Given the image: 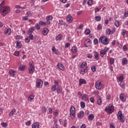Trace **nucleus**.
Wrapping results in <instances>:
<instances>
[{
    "mask_svg": "<svg viewBox=\"0 0 128 128\" xmlns=\"http://www.w3.org/2000/svg\"><path fill=\"white\" fill-rule=\"evenodd\" d=\"M29 35V38H30V40H32L34 38V35H32V34H28Z\"/></svg>",
    "mask_w": 128,
    "mask_h": 128,
    "instance_id": "09e8293b",
    "label": "nucleus"
},
{
    "mask_svg": "<svg viewBox=\"0 0 128 128\" xmlns=\"http://www.w3.org/2000/svg\"><path fill=\"white\" fill-rule=\"evenodd\" d=\"M20 54V52L18 51H16L14 53V56H18Z\"/></svg>",
    "mask_w": 128,
    "mask_h": 128,
    "instance_id": "4d7b16f0",
    "label": "nucleus"
},
{
    "mask_svg": "<svg viewBox=\"0 0 128 128\" xmlns=\"http://www.w3.org/2000/svg\"><path fill=\"white\" fill-rule=\"evenodd\" d=\"M114 24H115L117 28H118V26H120V22H118V21L116 20L114 22Z\"/></svg>",
    "mask_w": 128,
    "mask_h": 128,
    "instance_id": "49530a36",
    "label": "nucleus"
},
{
    "mask_svg": "<svg viewBox=\"0 0 128 128\" xmlns=\"http://www.w3.org/2000/svg\"><path fill=\"white\" fill-rule=\"evenodd\" d=\"M42 110L43 114L44 112H46V108L45 107L42 108Z\"/></svg>",
    "mask_w": 128,
    "mask_h": 128,
    "instance_id": "3c124183",
    "label": "nucleus"
},
{
    "mask_svg": "<svg viewBox=\"0 0 128 128\" xmlns=\"http://www.w3.org/2000/svg\"><path fill=\"white\" fill-rule=\"evenodd\" d=\"M42 80L38 79L36 82V88H40L42 86Z\"/></svg>",
    "mask_w": 128,
    "mask_h": 128,
    "instance_id": "6e6552de",
    "label": "nucleus"
},
{
    "mask_svg": "<svg viewBox=\"0 0 128 128\" xmlns=\"http://www.w3.org/2000/svg\"><path fill=\"white\" fill-rule=\"evenodd\" d=\"M95 20H96V22H100V20H102V18L100 16H96L94 18Z\"/></svg>",
    "mask_w": 128,
    "mask_h": 128,
    "instance_id": "473e14b6",
    "label": "nucleus"
},
{
    "mask_svg": "<svg viewBox=\"0 0 128 128\" xmlns=\"http://www.w3.org/2000/svg\"><path fill=\"white\" fill-rule=\"evenodd\" d=\"M72 15L70 14H68V16H67V18H66V20L68 22H72Z\"/></svg>",
    "mask_w": 128,
    "mask_h": 128,
    "instance_id": "2eb2a0df",
    "label": "nucleus"
},
{
    "mask_svg": "<svg viewBox=\"0 0 128 128\" xmlns=\"http://www.w3.org/2000/svg\"><path fill=\"white\" fill-rule=\"evenodd\" d=\"M48 114H52V108H48Z\"/></svg>",
    "mask_w": 128,
    "mask_h": 128,
    "instance_id": "e2e57ef3",
    "label": "nucleus"
},
{
    "mask_svg": "<svg viewBox=\"0 0 128 128\" xmlns=\"http://www.w3.org/2000/svg\"><path fill=\"white\" fill-rule=\"evenodd\" d=\"M94 118V114H90L88 116V120H92Z\"/></svg>",
    "mask_w": 128,
    "mask_h": 128,
    "instance_id": "b1692460",
    "label": "nucleus"
},
{
    "mask_svg": "<svg viewBox=\"0 0 128 128\" xmlns=\"http://www.w3.org/2000/svg\"><path fill=\"white\" fill-rule=\"evenodd\" d=\"M56 92L57 94H60V87H58V88H56Z\"/></svg>",
    "mask_w": 128,
    "mask_h": 128,
    "instance_id": "338daca9",
    "label": "nucleus"
},
{
    "mask_svg": "<svg viewBox=\"0 0 128 128\" xmlns=\"http://www.w3.org/2000/svg\"><path fill=\"white\" fill-rule=\"evenodd\" d=\"M16 112V109H12V111L9 114V116H14V114Z\"/></svg>",
    "mask_w": 128,
    "mask_h": 128,
    "instance_id": "c756f323",
    "label": "nucleus"
},
{
    "mask_svg": "<svg viewBox=\"0 0 128 128\" xmlns=\"http://www.w3.org/2000/svg\"><path fill=\"white\" fill-rule=\"evenodd\" d=\"M114 110V108L110 104L108 106V108H105V111L109 114H112Z\"/></svg>",
    "mask_w": 128,
    "mask_h": 128,
    "instance_id": "423d86ee",
    "label": "nucleus"
},
{
    "mask_svg": "<svg viewBox=\"0 0 128 128\" xmlns=\"http://www.w3.org/2000/svg\"><path fill=\"white\" fill-rule=\"evenodd\" d=\"M40 26H46V23L44 22L40 21L39 22Z\"/></svg>",
    "mask_w": 128,
    "mask_h": 128,
    "instance_id": "c85d7f7f",
    "label": "nucleus"
},
{
    "mask_svg": "<svg viewBox=\"0 0 128 128\" xmlns=\"http://www.w3.org/2000/svg\"><path fill=\"white\" fill-rule=\"evenodd\" d=\"M70 116L72 120H74V116H76V108L74 106H72L70 108Z\"/></svg>",
    "mask_w": 128,
    "mask_h": 128,
    "instance_id": "20e7f679",
    "label": "nucleus"
},
{
    "mask_svg": "<svg viewBox=\"0 0 128 128\" xmlns=\"http://www.w3.org/2000/svg\"><path fill=\"white\" fill-rule=\"evenodd\" d=\"M55 84L52 86V88H51V90L52 92H56V86H58V80L54 81Z\"/></svg>",
    "mask_w": 128,
    "mask_h": 128,
    "instance_id": "9d476101",
    "label": "nucleus"
},
{
    "mask_svg": "<svg viewBox=\"0 0 128 128\" xmlns=\"http://www.w3.org/2000/svg\"><path fill=\"white\" fill-rule=\"evenodd\" d=\"M80 104L82 108H84L86 106V104H84V102H80Z\"/></svg>",
    "mask_w": 128,
    "mask_h": 128,
    "instance_id": "f704fd0d",
    "label": "nucleus"
},
{
    "mask_svg": "<svg viewBox=\"0 0 128 128\" xmlns=\"http://www.w3.org/2000/svg\"><path fill=\"white\" fill-rule=\"evenodd\" d=\"M9 74L10 76H16V71L14 70H9Z\"/></svg>",
    "mask_w": 128,
    "mask_h": 128,
    "instance_id": "4be33fe9",
    "label": "nucleus"
},
{
    "mask_svg": "<svg viewBox=\"0 0 128 128\" xmlns=\"http://www.w3.org/2000/svg\"><path fill=\"white\" fill-rule=\"evenodd\" d=\"M87 58H90V60H91V58H92V54H89L87 55Z\"/></svg>",
    "mask_w": 128,
    "mask_h": 128,
    "instance_id": "0e129e2a",
    "label": "nucleus"
},
{
    "mask_svg": "<svg viewBox=\"0 0 128 128\" xmlns=\"http://www.w3.org/2000/svg\"><path fill=\"white\" fill-rule=\"evenodd\" d=\"M16 46L18 47V48H22V43L20 42V40H18L17 42H16Z\"/></svg>",
    "mask_w": 128,
    "mask_h": 128,
    "instance_id": "bb28decb",
    "label": "nucleus"
},
{
    "mask_svg": "<svg viewBox=\"0 0 128 128\" xmlns=\"http://www.w3.org/2000/svg\"><path fill=\"white\" fill-rule=\"evenodd\" d=\"M84 72H86V70H84V68H82V70L80 71V74H84Z\"/></svg>",
    "mask_w": 128,
    "mask_h": 128,
    "instance_id": "c03bdc74",
    "label": "nucleus"
},
{
    "mask_svg": "<svg viewBox=\"0 0 128 128\" xmlns=\"http://www.w3.org/2000/svg\"><path fill=\"white\" fill-rule=\"evenodd\" d=\"M99 99L98 100L97 104H98V106H100V104H102V98L100 97V96H98Z\"/></svg>",
    "mask_w": 128,
    "mask_h": 128,
    "instance_id": "7c9ffc66",
    "label": "nucleus"
},
{
    "mask_svg": "<svg viewBox=\"0 0 128 128\" xmlns=\"http://www.w3.org/2000/svg\"><path fill=\"white\" fill-rule=\"evenodd\" d=\"M128 32V31L126 30H124L122 32V35L123 36H126V32Z\"/></svg>",
    "mask_w": 128,
    "mask_h": 128,
    "instance_id": "6e6d98bb",
    "label": "nucleus"
},
{
    "mask_svg": "<svg viewBox=\"0 0 128 128\" xmlns=\"http://www.w3.org/2000/svg\"><path fill=\"white\" fill-rule=\"evenodd\" d=\"M35 30L36 28H34V27L30 28L28 32V34H32Z\"/></svg>",
    "mask_w": 128,
    "mask_h": 128,
    "instance_id": "4468645a",
    "label": "nucleus"
},
{
    "mask_svg": "<svg viewBox=\"0 0 128 128\" xmlns=\"http://www.w3.org/2000/svg\"><path fill=\"white\" fill-rule=\"evenodd\" d=\"M114 58H110V64H114Z\"/></svg>",
    "mask_w": 128,
    "mask_h": 128,
    "instance_id": "a18cd8bd",
    "label": "nucleus"
},
{
    "mask_svg": "<svg viewBox=\"0 0 128 128\" xmlns=\"http://www.w3.org/2000/svg\"><path fill=\"white\" fill-rule=\"evenodd\" d=\"M94 56L95 60H100V57L98 56V52H96Z\"/></svg>",
    "mask_w": 128,
    "mask_h": 128,
    "instance_id": "cd10ccee",
    "label": "nucleus"
},
{
    "mask_svg": "<svg viewBox=\"0 0 128 128\" xmlns=\"http://www.w3.org/2000/svg\"><path fill=\"white\" fill-rule=\"evenodd\" d=\"M120 99L122 102H126V98L122 94H120Z\"/></svg>",
    "mask_w": 128,
    "mask_h": 128,
    "instance_id": "ddd939ff",
    "label": "nucleus"
},
{
    "mask_svg": "<svg viewBox=\"0 0 128 128\" xmlns=\"http://www.w3.org/2000/svg\"><path fill=\"white\" fill-rule=\"evenodd\" d=\"M88 6H92V0H88Z\"/></svg>",
    "mask_w": 128,
    "mask_h": 128,
    "instance_id": "864d4df0",
    "label": "nucleus"
},
{
    "mask_svg": "<svg viewBox=\"0 0 128 128\" xmlns=\"http://www.w3.org/2000/svg\"><path fill=\"white\" fill-rule=\"evenodd\" d=\"M52 52H55L56 54H58V50L56 49V47L54 46L52 48Z\"/></svg>",
    "mask_w": 128,
    "mask_h": 128,
    "instance_id": "393cba45",
    "label": "nucleus"
},
{
    "mask_svg": "<svg viewBox=\"0 0 128 128\" xmlns=\"http://www.w3.org/2000/svg\"><path fill=\"white\" fill-rule=\"evenodd\" d=\"M1 126H3V128H6L8 126V124L6 122H2L1 123Z\"/></svg>",
    "mask_w": 128,
    "mask_h": 128,
    "instance_id": "79ce46f5",
    "label": "nucleus"
},
{
    "mask_svg": "<svg viewBox=\"0 0 128 128\" xmlns=\"http://www.w3.org/2000/svg\"><path fill=\"white\" fill-rule=\"evenodd\" d=\"M30 38L29 36L28 37H26V38H25V42H30Z\"/></svg>",
    "mask_w": 128,
    "mask_h": 128,
    "instance_id": "8fccbe9b",
    "label": "nucleus"
},
{
    "mask_svg": "<svg viewBox=\"0 0 128 128\" xmlns=\"http://www.w3.org/2000/svg\"><path fill=\"white\" fill-rule=\"evenodd\" d=\"M86 66H87L86 62H83L80 65V68H86Z\"/></svg>",
    "mask_w": 128,
    "mask_h": 128,
    "instance_id": "2f4dec72",
    "label": "nucleus"
},
{
    "mask_svg": "<svg viewBox=\"0 0 128 128\" xmlns=\"http://www.w3.org/2000/svg\"><path fill=\"white\" fill-rule=\"evenodd\" d=\"M70 43L65 44V48L70 47Z\"/></svg>",
    "mask_w": 128,
    "mask_h": 128,
    "instance_id": "69168bd1",
    "label": "nucleus"
},
{
    "mask_svg": "<svg viewBox=\"0 0 128 128\" xmlns=\"http://www.w3.org/2000/svg\"><path fill=\"white\" fill-rule=\"evenodd\" d=\"M90 42H92L90 39H88V38L84 42L85 46L86 48H88V46H90Z\"/></svg>",
    "mask_w": 128,
    "mask_h": 128,
    "instance_id": "9b49d317",
    "label": "nucleus"
},
{
    "mask_svg": "<svg viewBox=\"0 0 128 128\" xmlns=\"http://www.w3.org/2000/svg\"><path fill=\"white\" fill-rule=\"evenodd\" d=\"M26 14L28 16H32V14L30 11L27 12Z\"/></svg>",
    "mask_w": 128,
    "mask_h": 128,
    "instance_id": "5fc2aeb1",
    "label": "nucleus"
},
{
    "mask_svg": "<svg viewBox=\"0 0 128 128\" xmlns=\"http://www.w3.org/2000/svg\"><path fill=\"white\" fill-rule=\"evenodd\" d=\"M91 70H92V72H96V66H92L91 67Z\"/></svg>",
    "mask_w": 128,
    "mask_h": 128,
    "instance_id": "bf43d9fd",
    "label": "nucleus"
},
{
    "mask_svg": "<svg viewBox=\"0 0 128 128\" xmlns=\"http://www.w3.org/2000/svg\"><path fill=\"white\" fill-rule=\"evenodd\" d=\"M110 128H116L114 125V123L110 124Z\"/></svg>",
    "mask_w": 128,
    "mask_h": 128,
    "instance_id": "774afa93",
    "label": "nucleus"
},
{
    "mask_svg": "<svg viewBox=\"0 0 128 128\" xmlns=\"http://www.w3.org/2000/svg\"><path fill=\"white\" fill-rule=\"evenodd\" d=\"M119 81L120 82H122V80H124V76H120L118 78Z\"/></svg>",
    "mask_w": 128,
    "mask_h": 128,
    "instance_id": "13d9d810",
    "label": "nucleus"
},
{
    "mask_svg": "<svg viewBox=\"0 0 128 128\" xmlns=\"http://www.w3.org/2000/svg\"><path fill=\"white\" fill-rule=\"evenodd\" d=\"M59 24L62 26H64V24H66V23L64 22V20H59Z\"/></svg>",
    "mask_w": 128,
    "mask_h": 128,
    "instance_id": "a19ab883",
    "label": "nucleus"
},
{
    "mask_svg": "<svg viewBox=\"0 0 128 128\" xmlns=\"http://www.w3.org/2000/svg\"><path fill=\"white\" fill-rule=\"evenodd\" d=\"M99 42H100L103 44H104V46L108 44V42H110L108 38H106L104 36H101L99 38Z\"/></svg>",
    "mask_w": 128,
    "mask_h": 128,
    "instance_id": "f03ea898",
    "label": "nucleus"
},
{
    "mask_svg": "<svg viewBox=\"0 0 128 128\" xmlns=\"http://www.w3.org/2000/svg\"><path fill=\"white\" fill-rule=\"evenodd\" d=\"M30 68H28V72L32 74L34 72V66L32 65V62H29Z\"/></svg>",
    "mask_w": 128,
    "mask_h": 128,
    "instance_id": "0eeeda50",
    "label": "nucleus"
},
{
    "mask_svg": "<svg viewBox=\"0 0 128 128\" xmlns=\"http://www.w3.org/2000/svg\"><path fill=\"white\" fill-rule=\"evenodd\" d=\"M16 40H22V36H20L17 35L16 36Z\"/></svg>",
    "mask_w": 128,
    "mask_h": 128,
    "instance_id": "37998d69",
    "label": "nucleus"
},
{
    "mask_svg": "<svg viewBox=\"0 0 128 128\" xmlns=\"http://www.w3.org/2000/svg\"><path fill=\"white\" fill-rule=\"evenodd\" d=\"M117 116L118 120H120L121 122H124V115H122V111H119L117 114Z\"/></svg>",
    "mask_w": 128,
    "mask_h": 128,
    "instance_id": "39448f33",
    "label": "nucleus"
},
{
    "mask_svg": "<svg viewBox=\"0 0 128 128\" xmlns=\"http://www.w3.org/2000/svg\"><path fill=\"white\" fill-rule=\"evenodd\" d=\"M56 40H61L62 38V34H59L57 36L56 38Z\"/></svg>",
    "mask_w": 128,
    "mask_h": 128,
    "instance_id": "a878e982",
    "label": "nucleus"
},
{
    "mask_svg": "<svg viewBox=\"0 0 128 128\" xmlns=\"http://www.w3.org/2000/svg\"><path fill=\"white\" fill-rule=\"evenodd\" d=\"M46 20H52V16H49L48 17H46Z\"/></svg>",
    "mask_w": 128,
    "mask_h": 128,
    "instance_id": "052dcab7",
    "label": "nucleus"
},
{
    "mask_svg": "<svg viewBox=\"0 0 128 128\" xmlns=\"http://www.w3.org/2000/svg\"><path fill=\"white\" fill-rule=\"evenodd\" d=\"M102 86L103 85L102 84L100 80H98L96 82L95 84V88L96 90H102V88H104Z\"/></svg>",
    "mask_w": 128,
    "mask_h": 128,
    "instance_id": "7ed1b4c3",
    "label": "nucleus"
},
{
    "mask_svg": "<svg viewBox=\"0 0 128 128\" xmlns=\"http://www.w3.org/2000/svg\"><path fill=\"white\" fill-rule=\"evenodd\" d=\"M32 128H40V123L38 122H34L32 126Z\"/></svg>",
    "mask_w": 128,
    "mask_h": 128,
    "instance_id": "f3484780",
    "label": "nucleus"
},
{
    "mask_svg": "<svg viewBox=\"0 0 128 128\" xmlns=\"http://www.w3.org/2000/svg\"><path fill=\"white\" fill-rule=\"evenodd\" d=\"M16 8H22V10H24V8H24V7H22L20 6L19 5H16L15 6Z\"/></svg>",
    "mask_w": 128,
    "mask_h": 128,
    "instance_id": "603ef678",
    "label": "nucleus"
},
{
    "mask_svg": "<svg viewBox=\"0 0 128 128\" xmlns=\"http://www.w3.org/2000/svg\"><path fill=\"white\" fill-rule=\"evenodd\" d=\"M57 66H58V68H60V70H64V66L62 65V64L58 63L57 64Z\"/></svg>",
    "mask_w": 128,
    "mask_h": 128,
    "instance_id": "a211bd4d",
    "label": "nucleus"
},
{
    "mask_svg": "<svg viewBox=\"0 0 128 128\" xmlns=\"http://www.w3.org/2000/svg\"><path fill=\"white\" fill-rule=\"evenodd\" d=\"M84 111H80V114H77V116L78 118H84Z\"/></svg>",
    "mask_w": 128,
    "mask_h": 128,
    "instance_id": "dca6fc26",
    "label": "nucleus"
},
{
    "mask_svg": "<svg viewBox=\"0 0 128 128\" xmlns=\"http://www.w3.org/2000/svg\"><path fill=\"white\" fill-rule=\"evenodd\" d=\"M72 52H78V49L76 46H73L72 48Z\"/></svg>",
    "mask_w": 128,
    "mask_h": 128,
    "instance_id": "e433bc0d",
    "label": "nucleus"
},
{
    "mask_svg": "<svg viewBox=\"0 0 128 128\" xmlns=\"http://www.w3.org/2000/svg\"><path fill=\"white\" fill-rule=\"evenodd\" d=\"M82 84H86V81L84 79L80 78L79 80V86H82Z\"/></svg>",
    "mask_w": 128,
    "mask_h": 128,
    "instance_id": "f8f14e48",
    "label": "nucleus"
},
{
    "mask_svg": "<svg viewBox=\"0 0 128 128\" xmlns=\"http://www.w3.org/2000/svg\"><path fill=\"white\" fill-rule=\"evenodd\" d=\"M35 28H37L38 30H40V24H36L35 25Z\"/></svg>",
    "mask_w": 128,
    "mask_h": 128,
    "instance_id": "ea45409f",
    "label": "nucleus"
},
{
    "mask_svg": "<svg viewBox=\"0 0 128 128\" xmlns=\"http://www.w3.org/2000/svg\"><path fill=\"white\" fill-rule=\"evenodd\" d=\"M108 48H106L103 50H101L100 52V56L102 58L104 57L106 53L108 52Z\"/></svg>",
    "mask_w": 128,
    "mask_h": 128,
    "instance_id": "1a4fd4ad",
    "label": "nucleus"
},
{
    "mask_svg": "<svg viewBox=\"0 0 128 128\" xmlns=\"http://www.w3.org/2000/svg\"><path fill=\"white\" fill-rule=\"evenodd\" d=\"M122 64L124 66V64H128V60L126 58H123L122 60Z\"/></svg>",
    "mask_w": 128,
    "mask_h": 128,
    "instance_id": "5701e85b",
    "label": "nucleus"
},
{
    "mask_svg": "<svg viewBox=\"0 0 128 128\" xmlns=\"http://www.w3.org/2000/svg\"><path fill=\"white\" fill-rule=\"evenodd\" d=\"M94 44H98V38H95L94 40Z\"/></svg>",
    "mask_w": 128,
    "mask_h": 128,
    "instance_id": "de8ad7c7",
    "label": "nucleus"
},
{
    "mask_svg": "<svg viewBox=\"0 0 128 128\" xmlns=\"http://www.w3.org/2000/svg\"><path fill=\"white\" fill-rule=\"evenodd\" d=\"M82 99L84 100L85 102H86V100H88V94H84L82 96Z\"/></svg>",
    "mask_w": 128,
    "mask_h": 128,
    "instance_id": "aec40b11",
    "label": "nucleus"
},
{
    "mask_svg": "<svg viewBox=\"0 0 128 128\" xmlns=\"http://www.w3.org/2000/svg\"><path fill=\"white\" fill-rule=\"evenodd\" d=\"M106 34H112L110 29L107 28L106 30Z\"/></svg>",
    "mask_w": 128,
    "mask_h": 128,
    "instance_id": "58836bf2",
    "label": "nucleus"
},
{
    "mask_svg": "<svg viewBox=\"0 0 128 128\" xmlns=\"http://www.w3.org/2000/svg\"><path fill=\"white\" fill-rule=\"evenodd\" d=\"M10 32H12V29L10 28H7L5 31V34L6 36H10Z\"/></svg>",
    "mask_w": 128,
    "mask_h": 128,
    "instance_id": "412c9836",
    "label": "nucleus"
},
{
    "mask_svg": "<svg viewBox=\"0 0 128 128\" xmlns=\"http://www.w3.org/2000/svg\"><path fill=\"white\" fill-rule=\"evenodd\" d=\"M20 70L24 71V65L20 66L18 67Z\"/></svg>",
    "mask_w": 128,
    "mask_h": 128,
    "instance_id": "c9c22d12",
    "label": "nucleus"
},
{
    "mask_svg": "<svg viewBox=\"0 0 128 128\" xmlns=\"http://www.w3.org/2000/svg\"><path fill=\"white\" fill-rule=\"evenodd\" d=\"M48 34V28H44L43 30L42 34L44 36H46Z\"/></svg>",
    "mask_w": 128,
    "mask_h": 128,
    "instance_id": "6ab92c4d",
    "label": "nucleus"
},
{
    "mask_svg": "<svg viewBox=\"0 0 128 128\" xmlns=\"http://www.w3.org/2000/svg\"><path fill=\"white\" fill-rule=\"evenodd\" d=\"M85 34L88 36V34H90V29H86L84 31Z\"/></svg>",
    "mask_w": 128,
    "mask_h": 128,
    "instance_id": "72a5a7b5",
    "label": "nucleus"
},
{
    "mask_svg": "<svg viewBox=\"0 0 128 128\" xmlns=\"http://www.w3.org/2000/svg\"><path fill=\"white\" fill-rule=\"evenodd\" d=\"M10 12V8L8 6H5L0 9V14L3 16H6Z\"/></svg>",
    "mask_w": 128,
    "mask_h": 128,
    "instance_id": "f257e3e1",
    "label": "nucleus"
},
{
    "mask_svg": "<svg viewBox=\"0 0 128 128\" xmlns=\"http://www.w3.org/2000/svg\"><path fill=\"white\" fill-rule=\"evenodd\" d=\"M22 20H28V16H23Z\"/></svg>",
    "mask_w": 128,
    "mask_h": 128,
    "instance_id": "680f3d73",
    "label": "nucleus"
},
{
    "mask_svg": "<svg viewBox=\"0 0 128 128\" xmlns=\"http://www.w3.org/2000/svg\"><path fill=\"white\" fill-rule=\"evenodd\" d=\"M32 100H34V95H30L28 97V100L29 102H32Z\"/></svg>",
    "mask_w": 128,
    "mask_h": 128,
    "instance_id": "4c0bfd02",
    "label": "nucleus"
}]
</instances>
